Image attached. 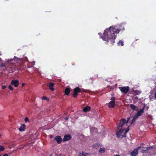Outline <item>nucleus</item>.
<instances>
[{
  "mask_svg": "<svg viewBox=\"0 0 156 156\" xmlns=\"http://www.w3.org/2000/svg\"><path fill=\"white\" fill-rule=\"evenodd\" d=\"M124 30V28L121 24L110 27L104 30L103 35L101 37L103 41H106L109 46H112L115 43L117 35L120 31H123Z\"/></svg>",
  "mask_w": 156,
  "mask_h": 156,
  "instance_id": "nucleus-1",
  "label": "nucleus"
},
{
  "mask_svg": "<svg viewBox=\"0 0 156 156\" xmlns=\"http://www.w3.org/2000/svg\"><path fill=\"white\" fill-rule=\"evenodd\" d=\"M81 92V90L78 87H76L73 89V96L74 98H76L78 96V94Z\"/></svg>",
  "mask_w": 156,
  "mask_h": 156,
  "instance_id": "nucleus-2",
  "label": "nucleus"
},
{
  "mask_svg": "<svg viewBox=\"0 0 156 156\" xmlns=\"http://www.w3.org/2000/svg\"><path fill=\"white\" fill-rule=\"evenodd\" d=\"M119 88L121 92L125 94H127L129 90L128 86L120 87Z\"/></svg>",
  "mask_w": 156,
  "mask_h": 156,
  "instance_id": "nucleus-3",
  "label": "nucleus"
},
{
  "mask_svg": "<svg viewBox=\"0 0 156 156\" xmlns=\"http://www.w3.org/2000/svg\"><path fill=\"white\" fill-rule=\"evenodd\" d=\"M142 148L141 146L138 147L136 149H134L131 153V155L132 156H135L138 154V150H139L140 148Z\"/></svg>",
  "mask_w": 156,
  "mask_h": 156,
  "instance_id": "nucleus-4",
  "label": "nucleus"
},
{
  "mask_svg": "<svg viewBox=\"0 0 156 156\" xmlns=\"http://www.w3.org/2000/svg\"><path fill=\"white\" fill-rule=\"evenodd\" d=\"M126 122V120L125 119H122L118 125V127H122L123 126L125 123Z\"/></svg>",
  "mask_w": 156,
  "mask_h": 156,
  "instance_id": "nucleus-5",
  "label": "nucleus"
},
{
  "mask_svg": "<svg viewBox=\"0 0 156 156\" xmlns=\"http://www.w3.org/2000/svg\"><path fill=\"white\" fill-rule=\"evenodd\" d=\"M19 82L17 80H12L11 84L14 87H17L19 84Z\"/></svg>",
  "mask_w": 156,
  "mask_h": 156,
  "instance_id": "nucleus-6",
  "label": "nucleus"
},
{
  "mask_svg": "<svg viewBox=\"0 0 156 156\" xmlns=\"http://www.w3.org/2000/svg\"><path fill=\"white\" fill-rule=\"evenodd\" d=\"M72 138L70 134H66L65 135L63 138L62 139V140L63 141H67L69 140H70Z\"/></svg>",
  "mask_w": 156,
  "mask_h": 156,
  "instance_id": "nucleus-7",
  "label": "nucleus"
},
{
  "mask_svg": "<svg viewBox=\"0 0 156 156\" xmlns=\"http://www.w3.org/2000/svg\"><path fill=\"white\" fill-rule=\"evenodd\" d=\"M54 140H55L56 141L58 144H60L62 140L61 136H56L54 138Z\"/></svg>",
  "mask_w": 156,
  "mask_h": 156,
  "instance_id": "nucleus-8",
  "label": "nucleus"
},
{
  "mask_svg": "<svg viewBox=\"0 0 156 156\" xmlns=\"http://www.w3.org/2000/svg\"><path fill=\"white\" fill-rule=\"evenodd\" d=\"M13 60H14L15 62H19L21 61L22 60V59L20 58H18L16 57L15 56L13 59H11L9 60L8 61V62H12Z\"/></svg>",
  "mask_w": 156,
  "mask_h": 156,
  "instance_id": "nucleus-9",
  "label": "nucleus"
},
{
  "mask_svg": "<svg viewBox=\"0 0 156 156\" xmlns=\"http://www.w3.org/2000/svg\"><path fill=\"white\" fill-rule=\"evenodd\" d=\"M124 130L122 129H120L116 133V134L117 135V137H120L121 136V135L123 133Z\"/></svg>",
  "mask_w": 156,
  "mask_h": 156,
  "instance_id": "nucleus-10",
  "label": "nucleus"
},
{
  "mask_svg": "<svg viewBox=\"0 0 156 156\" xmlns=\"http://www.w3.org/2000/svg\"><path fill=\"white\" fill-rule=\"evenodd\" d=\"M150 93L152 95V97L150 98H152L154 100H156V91L155 92H153V91H151Z\"/></svg>",
  "mask_w": 156,
  "mask_h": 156,
  "instance_id": "nucleus-11",
  "label": "nucleus"
},
{
  "mask_svg": "<svg viewBox=\"0 0 156 156\" xmlns=\"http://www.w3.org/2000/svg\"><path fill=\"white\" fill-rule=\"evenodd\" d=\"M115 105L114 101H110L108 103V106L109 108L114 107Z\"/></svg>",
  "mask_w": 156,
  "mask_h": 156,
  "instance_id": "nucleus-12",
  "label": "nucleus"
},
{
  "mask_svg": "<svg viewBox=\"0 0 156 156\" xmlns=\"http://www.w3.org/2000/svg\"><path fill=\"white\" fill-rule=\"evenodd\" d=\"M90 154L84 152H80L79 153V156H87V155Z\"/></svg>",
  "mask_w": 156,
  "mask_h": 156,
  "instance_id": "nucleus-13",
  "label": "nucleus"
},
{
  "mask_svg": "<svg viewBox=\"0 0 156 156\" xmlns=\"http://www.w3.org/2000/svg\"><path fill=\"white\" fill-rule=\"evenodd\" d=\"M54 86V84L53 83H49L48 86L49 89L52 91H53L54 90V89L53 88Z\"/></svg>",
  "mask_w": 156,
  "mask_h": 156,
  "instance_id": "nucleus-14",
  "label": "nucleus"
},
{
  "mask_svg": "<svg viewBox=\"0 0 156 156\" xmlns=\"http://www.w3.org/2000/svg\"><path fill=\"white\" fill-rule=\"evenodd\" d=\"M25 125L23 124L20 127L19 129V130L20 131H24L25 129Z\"/></svg>",
  "mask_w": 156,
  "mask_h": 156,
  "instance_id": "nucleus-15",
  "label": "nucleus"
},
{
  "mask_svg": "<svg viewBox=\"0 0 156 156\" xmlns=\"http://www.w3.org/2000/svg\"><path fill=\"white\" fill-rule=\"evenodd\" d=\"M144 107L142 109H140L139 111L136 113L137 115H138L139 116L141 115L144 112Z\"/></svg>",
  "mask_w": 156,
  "mask_h": 156,
  "instance_id": "nucleus-16",
  "label": "nucleus"
},
{
  "mask_svg": "<svg viewBox=\"0 0 156 156\" xmlns=\"http://www.w3.org/2000/svg\"><path fill=\"white\" fill-rule=\"evenodd\" d=\"M90 110V107L89 106H87L86 107H84L83 110L84 112H86Z\"/></svg>",
  "mask_w": 156,
  "mask_h": 156,
  "instance_id": "nucleus-17",
  "label": "nucleus"
},
{
  "mask_svg": "<svg viewBox=\"0 0 156 156\" xmlns=\"http://www.w3.org/2000/svg\"><path fill=\"white\" fill-rule=\"evenodd\" d=\"M70 92V89L69 88H66L65 90V95H68Z\"/></svg>",
  "mask_w": 156,
  "mask_h": 156,
  "instance_id": "nucleus-18",
  "label": "nucleus"
},
{
  "mask_svg": "<svg viewBox=\"0 0 156 156\" xmlns=\"http://www.w3.org/2000/svg\"><path fill=\"white\" fill-rule=\"evenodd\" d=\"M144 149L141 151V152L144 153L146 152L150 148V147H144Z\"/></svg>",
  "mask_w": 156,
  "mask_h": 156,
  "instance_id": "nucleus-19",
  "label": "nucleus"
},
{
  "mask_svg": "<svg viewBox=\"0 0 156 156\" xmlns=\"http://www.w3.org/2000/svg\"><path fill=\"white\" fill-rule=\"evenodd\" d=\"M130 107L134 111L136 110L137 108V107L133 104H130Z\"/></svg>",
  "mask_w": 156,
  "mask_h": 156,
  "instance_id": "nucleus-20",
  "label": "nucleus"
},
{
  "mask_svg": "<svg viewBox=\"0 0 156 156\" xmlns=\"http://www.w3.org/2000/svg\"><path fill=\"white\" fill-rule=\"evenodd\" d=\"M105 148L100 147L99 150V152L101 153H104L105 151Z\"/></svg>",
  "mask_w": 156,
  "mask_h": 156,
  "instance_id": "nucleus-21",
  "label": "nucleus"
},
{
  "mask_svg": "<svg viewBox=\"0 0 156 156\" xmlns=\"http://www.w3.org/2000/svg\"><path fill=\"white\" fill-rule=\"evenodd\" d=\"M0 67L1 68H2L3 67H5V69H3V70H5V69H6V66H5V63H2L1 64L0 66Z\"/></svg>",
  "mask_w": 156,
  "mask_h": 156,
  "instance_id": "nucleus-22",
  "label": "nucleus"
},
{
  "mask_svg": "<svg viewBox=\"0 0 156 156\" xmlns=\"http://www.w3.org/2000/svg\"><path fill=\"white\" fill-rule=\"evenodd\" d=\"M42 99L46 101H49L48 98L45 96H43L42 97Z\"/></svg>",
  "mask_w": 156,
  "mask_h": 156,
  "instance_id": "nucleus-23",
  "label": "nucleus"
},
{
  "mask_svg": "<svg viewBox=\"0 0 156 156\" xmlns=\"http://www.w3.org/2000/svg\"><path fill=\"white\" fill-rule=\"evenodd\" d=\"M5 149V147L4 146L2 145H0V151H2Z\"/></svg>",
  "mask_w": 156,
  "mask_h": 156,
  "instance_id": "nucleus-24",
  "label": "nucleus"
},
{
  "mask_svg": "<svg viewBox=\"0 0 156 156\" xmlns=\"http://www.w3.org/2000/svg\"><path fill=\"white\" fill-rule=\"evenodd\" d=\"M118 45H121L122 46H123V45H124V44H123V42L122 41H119L118 43Z\"/></svg>",
  "mask_w": 156,
  "mask_h": 156,
  "instance_id": "nucleus-25",
  "label": "nucleus"
},
{
  "mask_svg": "<svg viewBox=\"0 0 156 156\" xmlns=\"http://www.w3.org/2000/svg\"><path fill=\"white\" fill-rule=\"evenodd\" d=\"M135 93L136 94L139 95L141 93V91L138 90H136L135 91Z\"/></svg>",
  "mask_w": 156,
  "mask_h": 156,
  "instance_id": "nucleus-26",
  "label": "nucleus"
},
{
  "mask_svg": "<svg viewBox=\"0 0 156 156\" xmlns=\"http://www.w3.org/2000/svg\"><path fill=\"white\" fill-rule=\"evenodd\" d=\"M12 85H9V86L8 87L9 90H13V88L11 86Z\"/></svg>",
  "mask_w": 156,
  "mask_h": 156,
  "instance_id": "nucleus-27",
  "label": "nucleus"
},
{
  "mask_svg": "<svg viewBox=\"0 0 156 156\" xmlns=\"http://www.w3.org/2000/svg\"><path fill=\"white\" fill-rule=\"evenodd\" d=\"M136 120V119H135L134 118H133V119L132 120L130 124L132 125L133 123H134L135 122Z\"/></svg>",
  "mask_w": 156,
  "mask_h": 156,
  "instance_id": "nucleus-28",
  "label": "nucleus"
},
{
  "mask_svg": "<svg viewBox=\"0 0 156 156\" xmlns=\"http://www.w3.org/2000/svg\"><path fill=\"white\" fill-rule=\"evenodd\" d=\"M139 116L137 115L136 114L133 117V118H134L135 119H136L138 117H139Z\"/></svg>",
  "mask_w": 156,
  "mask_h": 156,
  "instance_id": "nucleus-29",
  "label": "nucleus"
},
{
  "mask_svg": "<svg viewBox=\"0 0 156 156\" xmlns=\"http://www.w3.org/2000/svg\"><path fill=\"white\" fill-rule=\"evenodd\" d=\"M24 120L26 122H27L28 121H29V119L27 117H26L24 119Z\"/></svg>",
  "mask_w": 156,
  "mask_h": 156,
  "instance_id": "nucleus-30",
  "label": "nucleus"
},
{
  "mask_svg": "<svg viewBox=\"0 0 156 156\" xmlns=\"http://www.w3.org/2000/svg\"><path fill=\"white\" fill-rule=\"evenodd\" d=\"M129 129L128 127L126 129L125 133H126L129 131Z\"/></svg>",
  "mask_w": 156,
  "mask_h": 156,
  "instance_id": "nucleus-31",
  "label": "nucleus"
},
{
  "mask_svg": "<svg viewBox=\"0 0 156 156\" xmlns=\"http://www.w3.org/2000/svg\"><path fill=\"white\" fill-rule=\"evenodd\" d=\"M2 87L3 89H4L6 88V86L5 85L2 86Z\"/></svg>",
  "mask_w": 156,
  "mask_h": 156,
  "instance_id": "nucleus-32",
  "label": "nucleus"
},
{
  "mask_svg": "<svg viewBox=\"0 0 156 156\" xmlns=\"http://www.w3.org/2000/svg\"><path fill=\"white\" fill-rule=\"evenodd\" d=\"M115 97H112L111 99V100H112L111 101H115Z\"/></svg>",
  "mask_w": 156,
  "mask_h": 156,
  "instance_id": "nucleus-33",
  "label": "nucleus"
},
{
  "mask_svg": "<svg viewBox=\"0 0 156 156\" xmlns=\"http://www.w3.org/2000/svg\"><path fill=\"white\" fill-rule=\"evenodd\" d=\"M130 117H128L127 118V121L126 122L127 123L129 121V120L130 119Z\"/></svg>",
  "mask_w": 156,
  "mask_h": 156,
  "instance_id": "nucleus-34",
  "label": "nucleus"
},
{
  "mask_svg": "<svg viewBox=\"0 0 156 156\" xmlns=\"http://www.w3.org/2000/svg\"><path fill=\"white\" fill-rule=\"evenodd\" d=\"M65 120H67L68 119V118L67 117H66L65 118Z\"/></svg>",
  "mask_w": 156,
  "mask_h": 156,
  "instance_id": "nucleus-35",
  "label": "nucleus"
},
{
  "mask_svg": "<svg viewBox=\"0 0 156 156\" xmlns=\"http://www.w3.org/2000/svg\"><path fill=\"white\" fill-rule=\"evenodd\" d=\"M3 156H9L8 154H4L3 155Z\"/></svg>",
  "mask_w": 156,
  "mask_h": 156,
  "instance_id": "nucleus-36",
  "label": "nucleus"
},
{
  "mask_svg": "<svg viewBox=\"0 0 156 156\" xmlns=\"http://www.w3.org/2000/svg\"><path fill=\"white\" fill-rule=\"evenodd\" d=\"M135 99L136 100H137V99H138V98L136 96V97H135Z\"/></svg>",
  "mask_w": 156,
  "mask_h": 156,
  "instance_id": "nucleus-37",
  "label": "nucleus"
},
{
  "mask_svg": "<svg viewBox=\"0 0 156 156\" xmlns=\"http://www.w3.org/2000/svg\"><path fill=\"white\" fill-rule=\"evenodd\" d=\"M24 85V83H23L22 84V87H23Z\"/></svg>",
  "mask_w": 156,
  "mask_h": 156,
  "instance_id": "nucleus-38",
  "label": "nucleus"
},
{
  "mask_svg": "<svg viewBox=\"0 0 156 156\" xmlns=\"http://www.w3.org/2000/svg\"><path fill=\"white\" fill-rule=\"evenodd\" d=\"M50 137L51 138H52V135H51Z\"/></svg>",
  "mask_w": 156,
  "mask_h": 156,
  "instance_id": "nucleus-39",
  "label": "nucleus"
},
{
  "mask_svg": "<svg viewBox=\"0 0 156 156\" xmlns=\"http://www.w3.org/2000/svg\"><path fill=\"white\" fill-rule=\"evenodd\" d=\"M114 156H119V155L118 154H116V155H115Z\"/></svg>",
  "mask_w": 156,
  "mask_h": 156,
  "instance_id": "nucleus-40",
  "label": "nucleus"
},
{
  "mask_svg": "<svg viewBox=\"0 0 156 156\" xmlns=\"http://www.w3.org/2000/svg\"><path fill=\"white\" fill-rule=\"evenodd\" d=\"M154 45L156 46V42H155V43Z\"/></svg>",
  "mask_w": 156,
  "mask_h": 156,
  "instance_id": "nucleus-41",
  "label": "nucleus"
},
{
  "mask_svg": "<svg viewBox=\"0 0 156 156\" xmlns=\"http://www.w3.org/2000/svg\"><path fill=\"white\" fill-rule=\"evenodd\" d=\"M122 137H123V136H124V135H122Z\"/></svg>",
  "mask_w": 156,
  "mask_h": 156,
  "instance_id": "nucleus-42",
  "label": "nucleus"
},
{
  "mask_svg": "<svg viewBox=\"0 0 156 156\" xmlns=\"http://www.w3.org/2000/svg\"><path fill=\"white\" fill-rule=\"evenodd\" d=\"M100 34V33H98V34L99 35Z\"/></svg>",
  "mask_w": 156,
  "mask_h": 156,
  "instance_id": "nucleus-43",
  "label": "nucleus"
},
{
  "mask_svg": "<svg viewBox=\"0 0 156 156\" xmlns=\"http://www.w3.org/2000/svg\"><path fill=\"white\" fill-rule=\"evenodd\" d=\"M1 136V134H0V136Z\"/></svg>",
  "mask_w": 156,
  "mask_h": 156,
  "instance_id": "nucleus-44",
  "label": "nucleus"
}]
</instances>
